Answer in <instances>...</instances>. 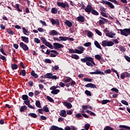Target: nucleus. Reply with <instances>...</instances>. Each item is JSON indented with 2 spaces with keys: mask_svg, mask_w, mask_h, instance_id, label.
<instances>
[{
  "mask_svg": "<svg viewBox=\"0 0 130 130\" xmlns=\"http://www.w3.org/2000/svg\"><path fill=\"white\" fill-rule=\"evenodd\" d=\"M71 57L72 58H74V59H79V58H80L79 55L77 54H72Z\"/></svg>",
  "mask_w": 130,
  "mask_h": 130,
  "instance_id": "32",
  "label": "nucleus"
},
{
  "mask_svg": "<svg viewBox=\"0 0 130 130\" xmlns=\"http://www.w3.org/2000/svg\"><path fill=\"white\" fill-rule=\"evenodd\" d=\"M11 68L12 69V70H17V69H18V65H17L16 64H11Z\"/></svg>",
  "mask_w": 130,
  "mask_h": 130,
  "instance_id": "36",
  "label": "nucleus"
},
{
  "mask_svg": "<svg viewBox=\"0 0 130 130\" xmlns=\"http://www.w3.org/2000/svg\"><path fill=\"white\" fill-rule=\"evenodd\" d=\"M100 3L101 4H103V5H108L109 2L104 0H102V2H101Z\"/></svg>",
  "mask_w": 130,
  "mask_h": 130,
  "instance_id": "60",
  "label": "nucleus"
},
{
  "mask_svg": "<svg viewBox=\"0 0 130 130\" xmlns=\"http://www.w3.org/2000/svg\"><path fill=\"white\" fill-rule=\"evenodd\" d=\"M41 40L42 41L43 44H45L47 42L46 39H45L44 37L41 38Z\"/></svg>",
  "mask_w": 130,
  "mask_h": 130,
  "instance_id": "45",
  "label": "nucleus"
},
{
  "mask_svg": "<svg viewBox=\"0 0 130 130\" xmlns=\"http://www.w3.org/2000/svg\"><path fill=\"white\" fill-rule=\"evenodd\" d=\"M77 48H78V49H80V51L81 52V54L84 52V50H85L84 47H83L82 46H79Z\"/></svg>",
  "mask_w": 130,
  "mask_h": 130,
  "instance_id": "48",
  "label": "nucleus"
},
{
  "mask_svg": "<svg viewBox=\"0 0 130 130\" xmlns=\"http://www.w3.org/2000/svg\"><path fill=\"white\" fill-rule=\"evenodd\" d=\"M84 128L85 130H89V128H90V124H85L84 125Z\"/></svg>",
  "mask_w": 130,
  "mask_h": 130,
  "instance_id": "50",
  "label": "nucleus"
},
{
  "mask_svg": "<svg viewBox=\"0 0 130 130\" xmlns=\"http://www.w3.org/2000/svg\"><path fill=\"white\" fill-rule=\"evenodd\" d=\"M47 99L49 101V102H54V100H53V99L51 98V97L49 96H47Z\"/></svg>",
  "mask_w": 130,
  "mask_h": 130,
  "instance_id": "46",
  "label": "nucleus"
},
{
  "mask_svg": "<svg viewBox=\"0 0 130 130\" xmlns=\"http://www.w3.org/2000/svg\"><path fill=\"white\" fill-rule=\"evenodd\" d=\"M26 110H27V106L23 105L20 107L19 111L20 112H25Z\"/></svg>",
  "mask_w": 130,
  "mask_h": 130,
  "instance_id": "12",
  "label": "nucleus"
},
{
  "mask_svg": "<svg viewBox=\"0 0 130 130\" xmlns=\"http://www.w3.org/2000/svg\"><path fill=\"white\" fill-rule=\"evenodd\" d=\"M77 20L79 22H85V17L82 15H80L77 18Z\"/></svg>",
  "mask_w": 130,
  "mask_h": 130,
  "instance_id": "10",
  "label": "nucleus"
},
{
  "mask_svg": "<svg viewBox=\"0 0 130 130\" xmlns=\"http://www.w3.org/2000/svg\"><path fill=\"white\" fill-rule=\"evenodd\" d=\"M24 103L25 104V105H27V106H28L30 105V100H29V99L26 100V101H24Z\"/></svg>",
  "mask_w": 130,
  "mask_h": 130,
  "instance_id": "51",
  "label": "nucleus"
},
{
  "mask_svg": "<svg viewBox=\"0 0 130 130\" xmlns=\"http://www.w3.org/2000/svg\"><path fill=\"white\" fill-rule=\"evenodd\" d=\"M44 62H46L47 63H51V60H50V59H45L44 60Z\"/></svg>",
  "mask_w": 130,
  "mask_h": 130,
  "instance_id": "62",
  "label": "nucleus"
},
{
  "mask_svg": "<svg viewBox=\"0 0 130 130\" xmlns=\"http://www.w3.org/2000/svg\"><path fill=\"white\" fill-rule=\"evenodd\" d=\"M45 45H46V46H47V47H49V48H50V49H53V46L49 42H47L45 44Z\"/></svg>",
  "mask_w": 130,
  "mask_h": 130,
  "instance_id": "14",
  "label": "nucleus"
},
{
  "mask_svg": "<svg viewBox=\"0 0 130 130\" xmlns=\"http://www.w3.org/2000/svg\"><path fill=\"white\" fill-rule=\"evenodd\" d=\"M91 14L94 15V16H99V13L97 12L95 9H93L91 10Z\"/></svg>",
  "mask_w": 130,
  "mask_h": 130,
  "instance_id": "22",
  "label": "nucleus"
},
{
  "mask_svg": "<svg viewBox=\"0 0 130 130\" xmlns=\"http://www.w3.org/2000/svg\"><path fill=\"white\" fill-rule=\"evenodd\" d=\"M59 127L57 126H55L54 125H53L51 126L50 129L51 130H58Z\"/></svg>",
  "mask_w": 130,
  "mask_h": 130,
  "instance_id": "31",
  "label": "nucleus"
},
{
  "mask_svg": "<svg viewBox=\"0 0 130 130\" xmlns=\"http://www.w3.org/2000/svg\"><path fill=\"white\" fill-rule=\"evenodd\" d=\"M90 75H105V74H104V72L102 71H100L98 70H96L95 72H90Z\"/></svg>",
  "mask_w": 130,
  "mask_h": 130,
  "instance_id": "7",
  "label": "nucleus"
},
{
  "mask_svg": "<svg viewBox=\"0 0 130 130\" xmlns=\"http://www.w3.org/2000/svg\"><path fill=\"white\" fill-rule=\"evenodd\" d=\"M81 61L82 62H86V61H90L93 66H95V63L94 62V58L92 57H88V56H85L84 58H81L80 59Z\"/></svg>",
  "mask_w": 130,
  "mask_h": 130,
  "instance_id": "1",
  "label": "nucleus"
},
{
  "mask_svg": "<svg viewBox=\"0 0 130 130\" xmlns=\"http://www.w3.org/2000/svg\"><path fill=\"white\" fill-rule=\"evenodd\" d=\"M7 32L8 34H10V35H14V31L12 30L11 29H8L7 30Z\"/></svg>",
  "mask_w": 130,
  "mask_h": 130,
  "instance_id": "49",
  "label": "nucleus"
},
{
  "mask_svg": "<svg viewBox=\"0 0 130 130\" xmlns=\"http://www.w3.org/2000/svg\"><path fill=\"white\" fill-rule=\"evenodd\" d=\"M86 88H92L93 89H97V86L96 85L93 83H88L85 85Z\"/></svg>",
  "mask_w": 130,
  "mask_h": 130,
  "instance_id": "6",
  "label": "nucleus"
},
{
  "mask_svg": "<svg viewBox=\"0 0 130 130\" xmlns=\"http://www.w3.org/2000/svg\"><path fill=\"white\" fill-rule=\"evenodd\" d=\"M107 6H108L110 9H114V5L110 2L108 3Z\"/></svg>",
  "mask_w": 130,
  "mask_h": 130,
  "instance_id": "39",
  "label": "nucleus"
},
{
  "mask_svg": "<svg viewBox=\"0 0 130 130\" xmlns=\"http://www.w3.org/2000/svg\"><path fill=\"white\" fill-rule=\"evenodd\" d=\"M66 25H67V26H68V27H69V28H71V27L73 26V23L71 21L66 20Z\"/></svg>",
  "mask_w": 130,
  "mask_h": 130,
  "instance_id": "17",
  "label": "nucleus"
},
{
  "mask_svg": "<svg viewBox=\"0 0 130 130\" xmlns=\"http://www.w3.org/2000/svg\"><path fill=\"white\" fill-rule=\"evenodd\" d=\"M101 14L103 17H105V18H108V16H107V15L105 12H101Z\"/></svg>",
  "mask_w": 130,
  "mask_h": 130,
  "instance_id": "54",
  "label": "nucleus"
},
{
  "mask_svg": "<svg viewBox=\"0 0 130 130\" xmlns=\"http://www.w3.org/2000/svg\"><path fill=\"white\" fill-rule=\"evenodd\" d=\"M124 58L127 60V61H128V62H130V57L128 56L125 55Z\"/></svg>",
  "mask_w": 130,
  "mask_h": 130,
  "instance_id": "64",
  "label": "nucleus"
},
{
  "mask_svg": "<svg viewBox=\"0 0 130 130\" xmlns=\"http://www.w3.org/2000/svg\"><path fill=\"white\" fill-rule=\"evenodd\" d=\"M43 111H44L45 112H49V109H48L47 105L44 106L43 108Z\"/></svg>",
  "mask_w": 130,
  "mask_h": 130,
  "instance_id": "30",
  "label": "nucleus"
},
{
  "mask_svg": "<svg viewBox=\"0 0 130 130\" xmlns=\"http://www.w3.org/2000/svg\"><path fill=\"white\" fill-rule=\"evenodd\" d=\"M102 45L103 47H106V46H108V42L106 40H104L102 42Z\"/></svg>",
  "mask_w": 130,
  "mask_h": 130,
  "instance_id": "20",
  "label": "nucleus"
},
{
  "mask_svg": "<svg viewBox=\"0 0 130 130\" xmlns=\"http://www.w3.org/2000/svg\"><path fill=\"white\" fill-rule=\"evenodd\" d=\"M111 101L109 100H104L102 102V105H104L105 104H107L108 103H110Z\"/></svg>",
  "mask_w": 130,
  "mask_h": 130,
  "instance_id": "27",
  "label": "nucleus"
},
{
  "mask_svg": "<svg viewBox=\"0 0 130 130\" xmlns=\"http://www.w3.org/2000/svg\"><path fill=\"white\" fill-rule=\"evenodd\" d=\"M36 106H37V107H38V108H41V104L40 103V102L39 101H36Z\"/></svg>",
  "mask_w": 130,
  "mask_h": 130,
  "instance_id": "33",
  "label": "nucleus"
},
{
  "mask_svg": "<svg viewBox=\"0 0 130 130\" xmlns=\"http://www.w3.org/2000/svg\"><path fill=\"white\" fill-rule=\"evenodd\" d=\"M23 30V33L25 34V35H27V36H29L30 34H29V31H28V30L26 29L25 27H22Z\"/></svg>",
  "mask_w": 130,
  "mask_h": 130,
  "instance_id": "16",
  "label": "nucleus"
},
{
  "mask_svg": "<svg viewBox=\"0 0 130 130\" xmlns=\"http://www.w3.org/2000/svg\"><path fill=\"white\" fill-rule=\"evenodd\" d=\"M60 116L62 117H66V110H62L60 112Z\"/></svg>",
  "mask_w": 130,
  "mask_h": 130,
  "instance_id": "24",
  "label": "nucleus"
},
{
  "mask_svg": "<svg viewBox=\"0 0 130 130\" xmlns=\"http://www.w3.org/2000/svg\"><path fill=\"white\" fill-rule=\"evenodd\" d=\"M53 48H54V49H61V48L63 47V45L58 43H53Z\"/></svg>",
  "mask_w": 130,
  "mask_h": 130,
  "instance_id": "4",
  "label": "nucleus"
},
{
  "mask_svg": "<svg viewBox=\"0 0 130 130\" xmlns=\"http://www.w3.org/2000/svg\"><path fill=\"white\" fill-rule=\"evenodd\" d=\"M51 22L52 25H59V20L58 19H56L55 20H54V19L52 18L51 19Z\"/></svg>",
  "mask_w": 130,
  "mask_h": 130,
  "instance_id": "8",
  "label": "nucleus"
},
{
  "mask_svg": "<svg viewBox=\"0 0 130 130\" xmlns=\"http://www.w3.org/2000/svg\"><path fill=\"white\" fill-rule=\"evenodd\" d=\"M104 130H114V128L111 127L110 126H106Z\"/></svg>",
  "mask_w": 130,
  "mask_h": 130,
  "instance_id": "35",
  "label": "nucleus"
},
{
  "mask_svg": "<svg viewBox=\"0 0 130 130\" xmlns=\"http://www.w3.org/2000/svg\"><path fill=\"white\" fill-rule=\"evenodd\" d=\"M93 10V7L91 6L90 5H88L87 6V7L85 8V11L86 13H88V14H89L92 12V10Z\"/></svg>",
  "mask_w": 130,
  "mask_h": 130,
  "instance_id": "5",
  "label": "nucleus"
},
{
  "mask_svg": "<svg viewBox=\"0 0 130 130\" xmlns=\"http://www.w3.org/2000/svg\"><path fill=\"white\" fill-rule=\"evenodd\" d=\"M57 34H58V32L55 30H52L49 33L50 36H55Z\"/></svg>",
  "mask_w": 130,
  "mask_h": 130,
  "instance_id": "11",
  "label": "nucleus"
},
{
  "mask_svg": "<svg viewBox=\"0 0 130 130\" xmlns=\"http://www.w3.org/2000/svg\"><path fill=\"white\" fill-rule=\"evenodd\" d=\"M19 45L20 47H21L22 49L24 50V51L29 50V47H28V46H27V45H26V44L24 43L23 42L20 43Z\"/></svg>",
  "mask_w": 130,
  "mask_h": 130,
  "instance_id": "3",
  "label": "nucleus"
},
{
  "mask_svg": "<svg viewBox=\"0 0 130 130\" xmlns=\"http://www.w3.org/2000/svg\"><path fill=\"white\" fill-rule=\"evenodd\" d=\"M15 8L16 9V10H17V11H18V12H23V10H22V9H20L19 5L18 4L15 5Z\"/></svg>",
  "mask_w": 130,
  "mask_h": 130,
  "instance_id": "29",
  "label": "nucleus"
},
{
  "mask_svg": "<svg viewBox=\"0 0 130 130\" xmlns=\"http://www.w3.org/2000/svg\"><path fill=\"white\" fill-rule=\"evenodd\" d=\"M51 94H54V95H56L57 94H58V93H59V90L55 89L54 90L51 91Z\"/></svg>",
  "mask_w": 130,
  "mask_h": 130,
  "instance_id": "28",
  "label": "nucleus"
},
{
  "mask_svg": "<svg viewBox=\"0 0 130 130\" xmlns=\"http://www.w3.org/2000/svg\"><path fill=\"white\" fill-rule=\"evenodd\" d=\"M21 38L22 41L25 43H26V44L29 43V38L26 37L21 36Z\"/></svg>",
  "mask_w": 130,
  "mask_h": 130,
  "instance_id": "9",
  "label": "nucleus"
},
{
  "mask_svg": "<svg viewBox=\"0 0 130 130\" xmlns=\"http://www.w3.org/2000/svg\"><path fill=\"white\" fill-rule=\"evenodd\" d=\"M94 57L95 59H97L98 60H101L102 57L101 55L99 54L95 55Z\"/></svg>",
  "mask_w": 130,
  "mask_h": 130,
  "instance_id": "40",
  "label": "nucleus"
},
{
  "mask_svg": "<svg viewBox=\"0 0 130 130\" xmlns=\"http://www.w3.org/2000/svg\"><path fill=\"white\" fill-rule=\"evenodd\" d=\"M119 50H120V51H122V52H124V51H125V48L122 46L119 47Z\"/></svg>",
  "mask_w": 130,
  "mask_h": 130,
  "instance_id": "47",
  "label": "nucleus"
},
{
  "mask_svg": "<svg viewBox=\"0 0 130 130\" xmlns=\"http://www.w3.org/2000/svg\"><path fill=\"white\" fill-rule=\"evenodd\" d=\"M85 94H86V95H87V96H92V94H91V91H90L88 90H86L85 91Z\"/></svg>",
  "mask_w": 130,
  "mask_h": 130,
  "instance_id": "41",
  "label": "nucleus"
},
{
  "mask_svg": "<svg viewBox=\"0 0 130 130\" xmlns=\"http://www.w3.org/2000/svg\"><path fill=\"white\" fill-rule=\"evenodd\" d=\"M35 42H36V43H37L38 44L39 43H40V40H39V39L37 38H35Z\"/></svg>",
  "mask_w": 130,
  "mask_h": 130,
  "instance_id": "63",
  "label": "nucleus"
},
{
  "mask_svg": "<svg viewBox=\"0 0 130 130\" xmlns=\"http://www.w3.org/2000/svg\"><path fill=\"white\" fill-rule=\"evenodd\" d=\"M51 13L52 14H57V9L55 8H52Z\"/></svg>",
  "mask_w": 130,
  "mask_h": 130,
  "instance_id": "38",
  "label": "nucleus"
},
{
  "mask_svg": "<svg viewBox=\"0 0 130 130\" xmlns=\"http://www.w3.org/2000/svg\"><path fill=\"white\" fill-rule=\"evenodd\" d=\"M93 32H92V31H88L87 32V36L88 37H92L93 36Z\"/></svg>",
  "mask_w": 130,
  "mask_h": 130,
  "instance_id": "55",
  "label": "nucleus"
},
{
  "mask_svg": "<svg viewBox=\"0 0 130 130\" xmlns=\"http://www.w3.org/2000/svg\"><path fill=\"white\" fill-rule=\"evenodd\" d=\"M114 44V43L111 41H108V46L110 47V46H113V45Z\"/></svg>",
  "mask_w": 130,
  "mask_h": 130,
  "instance_id": "52",
  "label": "nucleus"
},
{
  "mask_svg": "<svg viewBox=\"0 0 130 130\" xmlns=\"http://www.w3.org/2000/svg\"><path fill=\"white\" fill-rule=\"evenodd\" d=\"M57 6H58V7H61V8H63V9H66V4L64 3L57 2Z\"/></svg>",
  "mask_w": 130,
  "mask_h": 130,
  "instance_id": "13",
  "label": "nucleus"
},
{
  "mask_svg": "<svg viewBox=\"0 0 130 130\" xmlns=\"http://www.w3.org/2000/svg\"><path fill=\"white\" fill-rule=\"evenodd\" d=\"M85 62L86 66H88V67H93V64H92V62H91L90 61H86Z\"/></svg>",
  "mask_w": 130,
  "mask_h": 130,
  "instance_id": "43",
  "label": "nucleus"
},
{
  "mask_svg": "<svg viewBox=\"0 0 130 130\" xmlns=\"http://www.w3.org/2000/svg\"><path fill=\"white\" fill-rule=\"evenodd\" d=\"M111 91H113V92H115L116 93H118V90L116 88H114V87L112 88L111 89Z\"/></svg>",
  "mask_w": 130,
  "mask_h": 130,
  "instance_id": "57",
  "label": "nucleus"
},
{
  "mask_svg": "<svg viewBox=\"0 0 130 130\" xmlns=\"http://www.w3.org/2000/svg\"><path fill=\"white\" fill-rule=\"evenodd\" d=\"M95 32L98 35H99V36H102V32H101L99 30H95Z\"/></svg>",
  "mask_w": 130,
  "mask_h": 130,
  "instance_id": "59",
  "label": "nucleus"
},
{
  "mask_svg": "<svg viewBox=\"0 0 130 130\" xmlns=\"http://www.w3.org/2000/svg\"><path fill=\"white\" fill-rule=\"evenodd\" d=\"M66 107L68 109H71L73 107V105L70 103L66 102Z\"/></svg>",
  "mask_w": 130,
  "mask_h": 130,
  "instance_id": "19",
  "label": "nucleus"
},
{
  "mask_svg": "<svg viewBox=\"0 0 130 130\" xmlns=\"http://www.w3.org/2000/svg\"><path fill=\"white\" fill-rule=\"evenodd\" d=\"M94 45L97 47V48H99V49H102L100 44H99L97 41H94Z\"/></svg>",
  "mask_w": 130,
  "mask_h": 130,
  "instance_id": "23",
  "label": "nucleus"
},
{
  "mask_svg": "<svg viewBox=\"0 0 130 130\" xmlns=\"http://www.w3.org/2000/svg\"><path fill=\"white\" fill-rule=\"evenodd\" d=\"M26 70H21L19 73V75L22 76V77H25V76H26Z\"/></svg>",
  "mask_w": 130,
  "mask_h": 130,
  "instance_id": "18",
  "label": "nucleus"
},
{
  "mask_svg": "<svg viewBox=\"0 0 130 130\" xmlns=\"http://www.w3.org/2000/svg\"><path fill=\"white\" fill-rule=\"evenodd\" d=\"M119 126L121 128H125V129L130 130V127L128 126H126V125H120Z\"/></svg>",
  "mask_w": 130,
  "mask_h": 130,
  "instance_id": "26",
  "label": "nucleus"
},
{
  "mask_svg": "<svg viewBox=\"0 0 130 130\" xmlns=\"http://www.w3.org/2000/svg\"><path fill=\"white\" fill-rule=\"evenodd\" d=\"M40 23H41V24H42L43 26H47V24H46V22L44 21L40 20Z\"/></svg>",
  "mask_w": 130,
  "mask_h": 130,
  "instance_id": "58",
  "label": "nucleus"
},
{
  "mask_svg": "<svg viewBox=\"0 0 130 130\" xmlns=\"http://www.w3.org/2000/svg\"><path fill=\"white\" fill-rule=\"evenodd\" d=\"M121 103L122 104H124V105H126V106H128V103H127V102H126V101H125V100H122L121 101Z\"/></svg>",
  "mask_w": 130,
  "mask_h": 130,
  "instance_id": "56",
  "label": "nucleus"
},
{
  "mask_svg": "<svg viewBox=\"0 0 130 130\" xmlns=\"http://www.w3.org/2000/svg\"><path fill=\"white\" fill-rule=\"evenodd\" d=\"M83 80L84 82H92V79L89 78H84Z\"/></svg>",
  "mask_w": 130,
  "mask_h": 130,
  "instance_id": "42",
  "label": "nucleus"
},
{
  "mask_svg": "<svg viewBox=\"0 0 130 130\" xmlns=\"http://www.w3.org/2000/svg\"><path fill=\"white\" fill-rule=\"evenodd\" d=\"M0 59L4 61H7V58L6 57L2 54H0Z\"/></svg>",
  "mask_w": 130,
  "mask_h": 130,
  "instance_id": "44",
  "label": "nucleus"
},
{
  "mask_svg": "<svg viewBox=\"0 0 130 130\" xmlns=\"http://www.w3.org/2000/svg\"><path fill=\"white\" fill-rule=\"evenodd\" d=\"M84 46L85 47H89V46H91V42H87L84 44Z\"/></svg>",
  "mask_w": 130,
  "mask_h": 130,
  "instance_id": "53",
  "label": "nucleus"
},
{
  "mask_svg": "<svg viewBox=\"0 0 130 130\" xmlns=\"http://www.w3.org/2000/svg\"><path fill=\"white\" fill-rule=\"evenodd\" d=\"M66 83H69L70 81H73V79L71 78V77H66Z\"/></svg>",
  "mask_w": 130,
  "mask_h": 130,
  "instance_id": "61",
  "label": "nucleus"
},
{
  "mask_svg": "<svg viewBox=\"0 0 130 130\" xmlns=\"http://www.w3.org/2000/svg\"><path fill=\"white\" fill-rule=\"evenodd\" d=\"M119 31H120L121 35H123V36H125L126 37L130 35V28L120 29Z\"/></svg>",
  "mask_w": 130,
  "mask_h": 130,
  "instance_id": "2",
  "label": "nucleus"
},
{
  "mask_svg": "<svg viewBox=\"0 0 130 130\" xmlns=\"http://www.w3.org/2000/svg\"><path fill=\"white\" fill-rule=\"evenodd\" d=\"M28 116H31L32 118H37V114L34 113H30L28 114Z\"/></svg>",
  "mask_w": 130,
  "mask_h": 130,
  "instance_id": "21",
  "label": "nucleus"
},
{
  "mask_svg": "<svg viewBox=\"0 0 130 130\" xmlns=\"http://www.w3.org/2000/svg\"><path fill=\"white\" fill-rule=\"evenodd\" d=\"M109 2H111V3H113L115 5H117V6H119V3L117 2L116 0H108Z\"/></svg>",
  "mask_w": 130,
  "mask_h": 130,
  "instance_id": "37",
  "label": "nucleus"
},
{
  "mask_svg": "<svg viewBox=\"0 0 130 130\" xmlns=\"http://www.w3.org/2000/svg\"><path fill=\"white\" fill-rule=\"evenodd\" d=\"M22 99L25 101L26 100H28L29 99L28 98V95L27 94H23L22 95Z\"/></svg>",
  "mask_w": 130,
  "mask_h": 130,
  "instance_id": "34",
  "label": "nucleus"
},
{
  "mask_svg": "<svg viewBox=\"0 0 130 130\" xmlns=\"http://www.w3.org/2000/svg\"><path fill=\"white\" fill-rule=\"evenodd\" d=\"M52 74L51 73H47L44 75V77L47 79H51Z\"/></svg>",
  "mask_w": 130,
  "mask_h": 130,
  "instance_id": "25",
  "label": "nucleus"
},
{
  "mask_svg": "<svg viewBox=\"0 0 130 130\" xmlns=\"http://www.w3.org/2000/svg\"><path fill=\"white\" fill-rule=\"evenodd\" d=\"M30 75L34 77V78H35V79H37V78H38V75H37V74L35 73V71L34 70L31 71V72L30 73Z\"/></svg>",
  "mask_w": 130,
  "mask_h": 130,
  "instance_id": "15",
  "label": "nucleus"
}]
</instances>
